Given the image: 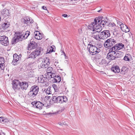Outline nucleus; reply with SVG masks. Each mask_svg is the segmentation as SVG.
I'll return each mask as SVG.
<instances>
[{
	"instance_id": "32",
	"label": "nucleus",
	"mask_w": 135,
	"mask_h": 135,
	"mask_svg": "<svg viewBox=\"0 0 135 135\" xmlns=\"http://www.w3.org/2000/svg\"><path fill=\"white\" fill-rule=\"evenodd\" d=\"M54 47H55L54 46H50L49 47L48 49L47 50V52L48 53H50L53 52L54 51Z\"/></svg>"
},
{
	"instance_id": "39",
	"label": "nucleus",
	"mask_w": 135,
	"mask_h": 135,
	"mask_svg": "<svg viewBox=\"0 0 135 135\" xmlns=\"http://www.w3.org/2000/svg\"><path fill=\"white\" fill-rule=\"evenodd\" d=\"M52 87L54 89L55 91H57V86L55 84H54L52 85Z\"/></svg>"
},
{
	"instance_id": "9",
	"label": "nucleus",
	"mask_w": 135,
	"mask_h": 135,
	"mask_svg": "<svg viewBox=\"0 0 135 135\" xmlns=\"http://www.w3.org/2000/svg\"><path fill=\"white\" fill-rule=\"evenodd\" d=\"M0 43L4 46H7L9 44L8 37L3 35L0 36Z\"/></svg>"
},
{
	"instance_id": "46",
	"label": "nucleus",
	"mask_w": 135,
	"mask_h": 135,
	"mask_svg": "<svg viewBox=\"0 0 135 135\" xmlns=\"http://www.w3.org/2000/svg\"><path fill=\"white\" fill-rule=\"evenodd\" d=\"M50 98H51V97L50 96H48V97H45V98H46V99H50Z\"/></svg>"
},
{
	"instance_id": "48",
	"label": "nucleus",
	"mask_w": 135,
	"mask_h": 135,
	"mask_svg": "<svg viewBox=\"0 0 135 135\" xmlns=\"http://www.w3.org/2000/svg\"><path fill=\"white\" fill-rule=\"evenodd\" d=\"M69 1H77L78 0H69Z\"/></svg>"
},
{
	"instance_id": "14",
	"label": "nucleus",
	"mask_w": 135,
	"mask_h": 135,
	"mask_svg": "<svg viewBox=\"0 0 135 135\" xmlns=\"http://www.w3.org/2000/svg\"><path fill=\"white\" fill-rule=\"evenodd\" d=\"M10 25V22L9 21L6 20L3 22L1 25L2 28L3 30H5L9 27Z\"/></svg>"
},
{
	"instance_id": "36",
	"label": "nucleus",
	"mask_w": 135,
	"mask_h": 135,
	"mask_svg": "<svg viewBox=\"0 0 135 135\" xmlns=\"http://www.w3.org/2000/svg\"><path fill=\"white\" fill-rule=\"evenodd\" d=\"M8 121V119L3 117H0V122H7Z\"/></svg>"
},
{
	"instance_id": "4",
	"label": "nucleus",
	"mask_w": 135,
	"mask_h": 135,
	"mask_svg": "<svg viewBox=\"0 0 135 135\" xmlns=\"http://www.w3.org/2000/svg\"><path fill=\"white\" fill-rule=\"evenodd\" d=\"M87 49L90 54L92 53V55L97 54L100 51L99 48H97L95 46L90 44V43L88 44Z\"/></svg>"
},
{
	"instance_id": "31",
	"label": "nucleus",
	"mask_w": 135,
	"mask_h": 135,
	"mask_svg": "<svg viewBox=\"0 0 135 135\" xmlns=\"http://www.w3.org/2000/svg\"><path fill=\"white\" fill-rule=\"evenodd\" d=\"M42 63H43L44 64H45V63H48L50 64V62L49 58L47 57L44 58L43 60Z\"/></svg>"
},
{
	"instance_id": "37",
	"label": "nucleus",
	"mask_w": 135,
	"mask_h": 135,
	"mask_svg": "<svg viewBox=\"0 0 135 135\" xmlns=\"http://www.w3.org/2000/svg\"><path fill=\"white\" fill-rule=\"evenodd\" d=\"M51 88V87L50 86L47 88L46 91V93L47 94H51L52 90Z\"/></svg>"
},
{
	"instance_id": "29",
	"label": "nucleus",
	"mask_w": 135,
	"mask_h": 135,
	"mask_svg": "<svg viewBox=\"0 0 135 135\" xmlns=\"http://www.w3.org/2000/svg\"><path fill=\"white\" fill-rule=\"evenodd\" d=\"M118 50L123 49L124 46V45L122 43H120L116 44Z\"/></svg>"
},
{
	"instance_id": "20",
	"label": "nucleus",
	"mask_w": 135,
	"mask_h": 135,
	"mask_svg": "<svg viewBox=\"0 0 135 135\" xmlns=\"http://www.w3.org/2000/svg\"><path fill=\"white\" fill-rule=\"evenodd\" d=\"M34 33L35 34V37L36 39L37 40H41L42 37V35L38 31H36Z\"/></svg>"
},
{
	"instance_id": "23",
	"label": "nucleus",
	"mask_w": 135,
	"mask_h": 135,
	"mask_svg": "<svg viewBox=\"0 0 135 135\" xmlns=\"http://www.w3.org/2000/svg\"><path fill=\"white\" fill-rule=\"evenodd\" d=\"M46 77H44L43 75H42L38 77L37 80L39 83H44L46 82Z\"/></svg>"
},
{
	"instance_id": "2",
	"label": "nucleus",
	"mask_w": 135,
	"mask_h": 135,
	"mask_svg": "<svg viewBox=\"0 0 135 135\" xmlns=\"http://www.w3.org/2000/svg\"><path fill=\"white\" fill-rule=\"evenodd\" d=\"M30 34V32L29 31H26L24 35L22 34V33L19 32L18 35H15L12 38V44H15L18 42L21 41L23 38L25 39L27 38Z\"/></svg>"
},
{
	"instance_id": "6",
	"label": "nucleus",
	"mask_w": 135,
	"mask_h": 135,
	"mask_svg": "<svg viewBox=\"0 0 135 135\" xmlns=\"http://www.w3.org/2000/svg\"><path fill=\"white\" fill-rule=\"evenodd\" d=\"M43 53V49L42 48H37L30 54V57L34 59L37 56L42 55Z\"/></svg>"
},
{
	"instance_id": "10",
	"label": "nucleus",
	"mask_w": 135,
	"mask_h": 135,
	"mask_svg": "<svg viewBox=\"0 0 135 135\" xmlns=\"http://www.w3.org/2000/svg\"><path fill=\"white\" fill-rule=\"evenodd\" d=\"M101 37L102 39H105L110 36V31L108 30H105L100 33Z\"/></svg>"
},
{
	"instance_id": "8",
	"label": "nucleus",
	"mask_w": 135,
	"mask_h": 135,
	"mask_svg": "<svg viewBox=\"0 0 135 135\" xmlns=\"http://www.w3.org/2000/svg\"><path fill=\"white\" fill-rule=\"evenodd\" d=\"M20 82L18 80L15 79L12 82V88L15 91L20 89Z\"/></svg>"
},
{
	"instance_id": "40",
	"label": "nucleus",
	"mask_w": 135,
	"mask_h": 135,
	"mask_svg": "<svg viewBox=\"0 0 135 135\" xmlns=\"http://www.w3.org/2000/svg\"><path fill=\"white\" fill-rule=\"evenodd\" d=\"M106 63V60L104 59H103L102 60V61L100 62L101 64H105Z\"/></svg>"
},
{
	"instance_id": "30",
	"label": "nucleus",
	"mask_w": 135,
	"mask_h": 135,
	"mask_svg": "<svg viewBox=\"0 0 135 135\" xmlns=\"http://www.w3.org/2000/svg\"><path fill=\"white\" fill-rule=\"evenodd\" d=\"M116 58L120 57L122 56L123 53L120 51H117L115 53Z\"/></svg>"
},
{
	"instance_id": "15",
	"label": "nucleus",
	"mask_w": 135,
	"mask_h": 135,
	"mask_svg": "<svg viewBox=\"0 0 135 135\" xmlns=\"http://www.w3.org/2000/svg\"><path fill=\"white\" fill-rule=\"evenodd\" d=\"M13 59L12 62L13 65H15L18 64V61L20 58L16 54H15L13 55Z\"/></svg>"
},
{
	"instance_id": "33",
	"label": "nucleus",
	"mask_w": 135,
	"mask_h": 135,
	"mask_svg": "<svg viewBox=\"0 0 135 135\" xmlns=\"http://www.w3.org/2000/svg\"><path fill=\"white\" fill-rule=\"evenodd\" d=\"M109 25L111 26L113 28L114 30V31H116L117 30L116 28L117 27V26H116L115 25L114 23H109Z\"/></svg>"
},
{
	"instance_id": "26",
	"label": "nucleus",
	"mask_w": 135,
	"mask_h": 135,
	"mask_svg": "<svg viewBox=\"0 0 135 135\" xmlns=\"http://www.w3.org/2000/svg\"><path fill=\"white\" fill-rule=\"evenodd\" d=\"M118 50L116 45L115 44L114 46H112L109 48V51L115 53Z\"/></svg>"
},
{
	"instance_id": "47",
	"label": "nucleus",
	"mask_w": 135,
	"mask_h": 135,
	"mask_svg": "<svg viewBox=\"0 0 135 135\" xmlns=\"http://www.w3.org/2000/svg\"><path fill=\"white\" fill-rule=\"evenodd\" d=\"M62 52L64 54V55L65 57H66V55L65 54V52L64 51H63Z\"/></svg>"
},
{
	"instance_id": "13",
	"label": "nucleus",
	"mask_w": 135,
	"mask_h": 135,
	"mask_svg": "<svg viewBox=\"0 0 135 135\" xmlns=\"http://www.w3.org/2000/svg\"><path fill=\"white\" fill-rule=\"evenodd\" d=\"M115 54V53H113L109 51L107 55V58L108 59L111 60H114L116 58Z\"/></svg>"
},
{
	"instance_id": "44",
	"label": "nucleus",
	"mask_w": 135,
	"mask_h": 135,
	"mask_svg": "<svg viewBox=\"0 0 135 135\" xmlns=\"http://www.w3.org/2000/svg\"><path fill=\"white\" fill-rule=\"evenodd\" d=\"M62 16L64 17H67L68 16L67 15L65 14H63L62 15Z\"/></svg>"
},
{
	"instance_id": "1",
	"label": "nucleus",
	"mask_w": 135,
	"mask_h": 135,
	"mask_svg": "<svg viewBox=\"0 0 135 135\" xmlns=\"http://www.w3.org/2000/svg\"><path fill=\"white\" fill-rule=\"evenodd\" d=\"M88 28L93 32H95L98 33L101 31L102 29V26L100 25H99L98 20L96 18L94 19V21L88 26Z\"/></svg>"
},
{
	"instance_id": "52",
	"label": "nucleus",
	"mask_w": 135,
	"mask_h": 135,
	"mask_svg": "<svg viewBox=\"0 0 135 135\" xmlns=\"http://www.w3.org/2000/svg\"><path fill=\"white\" fill-rule=\"evenodd\" d=\"M100 11H101V10H99V11H98V12H100Z\"/></svg>"
},
{
	"instance_id": "18",
	"label": "nucleus",
	"mask_w": 135,
	"mask_h": 135,
	"mask_svg": "<svg viewBox=\"0 0 135 135\" xmlns=\"http://www.w3.org/2000/svg\"><path fill=\"white\" fill-rule=\"evenodd\" d=\"M92 36L94 38L97 40H99L100 39H102L101 37V34L100 33L99 34V33H97L96 32H92Z\"/></svg>"
},
{
	"instance_id": "19",
	"label": "nucleus",
	"mask_w": 135,
	"mask_h": 135,
	"mask_svg": "<svg viewBox=\"0 0 135 135\" xmlns=\"http://www.w3.org/2000/svg\"><path fill=\"white\" fill-rule=\"evenodd\" d=\"M101 18L100 20H99L97 18V20H98L99 25H100L101 26L102 25L103 27H104V25L107 22V21L105 19H103V17Z\"/></svg>"
},
{
	"instance_id": "17",
	"label": "nucleus",
	"mask_w": 135,
	"mask_h": 135,
	"mask_svg": "<svg viewBox=\"0 0 135 135\" xmlns=\"http://www.w3.org/2000/svg\"><path fill=\"white\" fill-rule=\"evenodd\" d=\"M28 84L25 81L20 82V89H22L26 90L28 86Z\"/></svg>"
},
{
	"instance_id": "28",
	"label": "nucleus",
	"mask_w": 135,
	"mask_h": 135,
	"mask_svg": "<svg viewBox=\"0 0 135 135\" xmlns=\"http://www.w3.org/2000/svg\"><path fill=\"white\" fill-rule=\"evenodd\" d=\"M131 56L129 54H126L124 58V59L126 61H129Z\"/></svg>"
},
{
	"instance_id": "7",
	"label": "nucleus",
	"mask_w": 135,
	"mask_h": 135,
	"mask_svg": "<svg viewBox=\"0 0 135 135\" xmlns=\"http://www.w3.org/2000/svg\"><path fill=\"white\" fill-rule=\"evenodd\" d=\"M116 43V41L113 38H109L107 40L104 42V45L105 47H111Z\"/></svg>"
},
{
	"instance_id": "45",
	"label": "nucleus",
	"mask_w": 135,
	"mask_h": 135,
	"mask_svg": "<svg viewBox=\"0 0 135 135\" xmlns=\"http://www.w3.org/2000/svg\"><path fill=\"white\" fill-rule=\"evenodd\" d=\"M59 124L60 125H61V126L63 125L64 124L63 123H62L61 122H59Z\"/></svg>"
},
{
	"instance_id": "11",
	"label": "nucleus",
	"mask_w": 135,
	"mask_h": 135,
	"mask_svg": "<svg viewBox=\"0 0 135 135\" xmlns=\"http://www.w3.org/2000/svg\"><path fill=\"white\" fill-rule=\"evenodd\" d=\"M21 22L22 23L24 24V25L27 26L33 23V21L32 20H31L29 17H26L22 19Z\"/></svg>"
},
{
	"instance_id": "42",
	"label": "nucleus",
	"mask_w": 135,
	"mask_h": 135,
	"mask_svg": "<svg viewBox=\"0 0 135 135\" xmlns=\"http://www.w3.org/2000/svg\"><path fill=\"white\" fill-rule=\"evenodd\" d=\"M117 24L119 25L120 27L122 26V25L124 24L122 22L119 21H117Z\"/></svg>"
},
{
	"instance_id": "3",
	"label": "nucleus",
	"mask_w": 135,
	"mask_h": 135,
	"mask_svg": "<svg viewBox=\"0 0 135 135\" xmlns=\"http://www.w3.org/2000/svg\"><path fill=\"white\" fill-rule=\"evenodd\" d=\"M52 100L53 103H66L68 101L67 98L65 96H54L52 98Z\"/></svg>"
},
{
	"instance_id": "16",
	"label": "nucleus",
	"mask_w": 135,
	"mask_h": 135,
	"mask_svg": "<svg viewBox=\"0 0 135 135\" xmlns=\"http://www.w3.org/2000/svg\"><path fill=\"white\" fill-rule=\"evenodd\" d=\"M37 47L36 43L34 42H31L28 45L27 49L29 50H31L32 49L36 48Z\"/></svg>"
},
{
	"instance_id": "51",
	"label": "nucleus",
	"mask_w": 135,
	"mask_h": 135,
	"mask_svg": "<svg viewBox=\"0 0 135 135\" xmlns=\"http://www.w3.org/2000/svg\"><path fill=\"white\" fill-rule=\"evenodd\" d=\"M32 72L31 71H30V72H29V73H32Z\"/></svg>"
},
{
	"instance_id": "27",
	"label": "nucleus",
	"mask_w": 135,
	"mask_h": 135,
	"mask_svg": "<svg viewBox=\"0 0 135 135\" xmlns=\"http://www.w3.org/2000/svg\"><path fill=\"white\" fill-rule=\"evenodd\" d=\"M61 79L60 76H57L53 78L52 81L54 83H59L61 81Z\"/></svg>"
},
{
	"instance_id": "24",
	"label": "nucleus",
	"mask_w": 135,
	"mask_h": 135,
	"mask_svg": "<svg viewBox=\"0 0 135 135\" xmlns=\"http://www.w3.org/2000/svg\"><path fill=\"white\" fill-rule=\"evenodd\" d=\"M122 30L126 32H128L129 31V30L128 26L124 24L122 25L120 27Z\"/></svg>"
},
{
	"instance_id": "5",
	"label": "nucleus",
	"mask_w": 135,
	"mask_h": 135,
	"mask_svg": "<svg viewBox=\"0 0 135 135\" xmlns=\"http://www.w3.org/2000/svg\"><path fill=\"white\" fill-rule=\"evenodd\" d=\"M30 90L28 93V95L30 97H34L38 94L39 91L38 86L36 85L33 86L30 88Z\"/></svg>"
},
{
	"instance_id": "21",
	"label": "nucleus",
	"mask_w": 135,
	"mask_h": 135,
	"mask_svg": "<svg viewBox=\"0 0 135 135\" xmlns=\"http://www.w3.org/2000/svg\"><path fill=\"white\" fill-rule=\"evenodd\" d=\"M1 13L3 16L5 17L9 16L10 14L9 10L6 8H4L1 10Z\"/></svg>"
},
{
	"instance_id": "12",
	"label": "nucleus",
	"mask_w": 135,
	"mask_h": 135,
	"mask_svg": "<svg viewBox=\"0 0 135 135\" xmlns=\"http://www.w3.org/2000/svg\"><path fill=\"white\" fill-rule=\"evenodd\" d=\"M32 105L35 107H36V108L40 109H41L43 107L44 104L40 101H37L35 102H32L31 103Z\"/></svg>"
},
{
	"instance_id": "41",
	"label": "nucleus",
	"mask_w": 135,
	"mask_h": 135,
	"mask_svg": "<svg viewBox=\"0 0 135 135\" xmlns=\"http://www.w3.org/2000/svg\"><path fill=\"white\" fill-rule=\"evenodd\" d=\"M54 71L52 72V78H55V77L56 76V74L55 73H54Z\"/></svg>"
},
{
	"instance_id": "35",
	"label": "nucleus",
	"mask_w": 135,
	"mask_h": 135,
	"mask_svg": "<svg viewBox=\"0 0 135 135\" xmlns=\"http://www.w3.org/2000/svg\"><path fill=\"white\" fill-rule=\"evenodd\" d=\"M49 64L48 63H45V64H44V63L42 62L41 66L42 68L45 69L47 68L49 66Z\"/></svg>"
},
{
	"instance_id": "43",
	"label": "nucleus",
	"mask_w": 135,
	"mask_h": 135,
	"mask_svg": "<svg viewBox=\"0 0 135 135\" xmlns=\"http://www.w3.org/2000/svg\"><path fill=\"white\" fill-rule=\"evenodd\" d=\"M42 8L45 10H47V9L46 8V7L44 6H43L42 7Z\"/></svg>"
},
{
	"instance_id": "25",
	"label": "nucleus",
	"mask_w": 135,
	"mask_h": 135,
	"mask_svg": "<svg viewBox=\"0 0 135 135\" xmlns=\"http://www.w3.org/2000/svg\"><path fill=\"white\" fill-rule=\"evenodd\" d=\"M112 70L115 73H118L120 72V69L118 66H114L111 68Z\"/></svg>"
},
{
	"instance_id": "50",
	"label": "nucleus",
	"mask_w": 135,
	"mask_h": 135,
	"mask_svg": "<svg viewBox=\"0 0 135 135\" xmlns=\"http://www.w3.org/2000/svg\"><path fill=\"white\" fill-rule=\"evenodd\" d=\"M2 6H3V7L5 5L4 4H2Z\"/></svg>"
},
{
	"instance_id": "38",
	"label": "nucleus",
	"mask_w": 135,
	"mask_h": 135,
	"mask_svg": "<svg viewBox=\"0 0 135 135\" xmlns=\"http://www.w3.org/2000/svg\"><path fill=\"white\" fill-rule=\"evenodd\" d=\"M54 71V70H53V68L51 67H48L46 70L47 73H52Z\"/></svg>"
},
{
	"instance_id": "34",
	"label": "nucleus",
	"mask_w": 135,
	"mask_h": 135,
	"mask_svg": "<svg viewBox=\"0 0 135 135\" xmlns=\"http://www.w3.org/2000/svg\"><path fill=\"white\" fill-rule=\"evenodd\" d=\"M52 73H47L45 75L46 79H50L52 78Z\"/></svg>"
},
{
	"instance_id": "49",
	"label": "nucleus",
	"mask_w": 135,
	"mask_h": 135,
	"mask_svg": "<svg viewBox=\"0 0 135 135\" xmlns=\"http://www.w3.org/2000/svg\"><path fill=\"white\" fill-rule=\"evenodd\" d=\"M79 32H80V33H81V29H80V30H79Z\"/></svg>"
},
{
	"instance_id": "22",
	"label": "nucleus",
	"mask_w": 135,
	"mask_h": 135,
	"mask_svg": "<svg viewBox=\"0 0 135 135\" xmlns=\"http://www.w3.org/2000/svg\"><path fill=\"white\" fill-rule=\"evenodd\" d=\"M5 68L4 59L3 58H0V69L4 70Z\"/></svg>"
}]
</instances>
